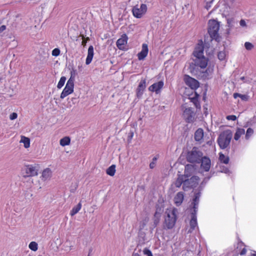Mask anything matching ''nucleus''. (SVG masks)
I'll list each match as a JSON object with an SVG mask.
<instances>
[{"label":"nucleus","mask_w":256,"mask_h":256,"mask_svg":"<svg viewBox=\"0 0 256 256\" xmlns=\"http://www.w3.org/2000/svg\"><path fill=\"white\" fill-rule=\"evenodd\" d=\"M193 54L194 57V61L195 66L200 67L201 69L205 68L208 65V60L204 55V44L202 41L196 45Z\"/></svg>","instance_id":"obj_1"},{"label":"nucleus","mask_w":256,"mask_h":256,"mask_svg":"<svg viewBox=\"0 0 256 256\" xmlns=\"http://www.w3.org/2000/svg\"><path fill=\"white\" fill-rule=\"evenodd\" d=\"M176 208L166 209L164 225L165 228L171 229L174 226L176 220Z\"/></svg>","instance_id":"obj_2"},{"label":"nucleus","mask_w":256,"mask_h":256,"mask_svg":"<svg viewBox=\"0 0 256 256\" xmlns=\"http://www.w3.org/2000/svg\"><path fill=\"white\" fill-rule=\"evenodd\" d=\"M232 136V132L230 130H224L219 135L218 142L220 148L224 149L229 146Z\"/></svg>","instance_id":"obj_3"},{"label":"nucleus","mask_w":256,"mask_h":256,"mask_svg":"<svg viewBox=\"0 0 256 256\" xmlns=\"http://www.w3.org/2000/svg\"><path fill=\"white\" fill-rule=\"evenodd\" d=\"M220 29V24L214 20H210L208 22V32L212 40L216 41L220 40L218 30Z\"/></svg>","instance_id":"obj_4"},{"label":"nucleus","mask_w":256,"mask_h":256,"mask_svg":"<svg viewBox=\"0 0 256 256\" xmlns=\"http://www.w3.org/2000/svg\"><path fill=\"white\" fill-rule=\"evenodd\" d=\"M202 156V153L198 148L194 147L191 151L188 153L186 159L188 162L192 163H199Z\"/></svg>","instance_id":"obj_5"},{"label":"nucleus","mask_w":256,"mask_h":256,"mask_svg":"<svg viewBox=\"0 0 256 256\" xmlns=\"http://www.w3.org/2000/svg\"><path fill=\"white\" fill-rule=\"evenodd\" d=\"M74 77L72 76V74L70 78L68 80L64 89L60 94V98L63 99L74 92Z\"/></svg>","instance_id":"obj_6"},{"label":"nucleus","mask_w":256,"mask_h":256,"mask_svg":"<svg viewBox=\"0 0 256 256\" xmlns=\"http://www.w3.org/2000/svg\"><path fill=\"white\" fill-rule=\"evenodd\" d=\"M146 5L142 4L140 6L138 5L134 6L132 9V12L135 18H140L146 13Z\"/></svg>","instance_id":"obj_7"},{"label":"nucleus","mask_w":256,"mask_h":256,"mask_svg":"<svg viewBox=\"0 0 256 256\" xmlns=\"http://www.w3.org/2000/svg\"><path fill=\"white\" fill-rule=\"evenodd\" d=\"M198 178L196 176H192L190 179L185 178L182 185L183 190H187L189 188L196 186L198 183Z\"/></svg>","instance_id":"obj_8"},{"label":"nucleus","mask_w":256,"mask_h":256,"mask_svg":"<svg viewBox=\"0 0 256 256\" xmlns=\"http://www.w3.org/2000/svg\"><path fill=\"white\" fill-rule=\"evenodd\" d=\"M183 116L187 122H192L195 120V114L191 108H185L183 112Z\"/></svg>","instance_id":"obj_9"},{"label":"nucleus","mask_w":256,"mask_h":256,"mask_svg":"<svg viewBox=\"0 0 256 256\" xmlns=\"http://www.w3.org/2000/svg\"><path fill=\"white\" fill-rule=\"evenodd\" d=\"M198 229L196 212H192L191 220L190 222V228L188 230V233H192L194 231H196Z\"/></svg>","instance_id":"obj_10"},{"label":"nucleus","mask_w":256,"mask_h":256,"mask_svg":"<svg viewBox=\"0 0 256 256\" xmlns=\"http://www.w3.org/2000/svg\"><path fill=\"white\" fill-rule=\"evenodd\" d=\"M184 80L186 84L192 90H196L199 86L198 82L188 75L184 76Z\"/></svg>","instance_id":"obj_11"},{"label":"nucleus","mask_w":256,"mask_h":256,"mask_svg":"<svg viewBox=\"0 0 256 256\" xmlns=\"http://www.w3.org/2000/svg\"><path fill=\"white\" fill-rule=\"evenodd\" d=\"M38 166L30 164L26 166V172L28 176H37L38 174Z\"/></svg>","instance_id":"obj_12"},{"label":"nucleus","mask_w":256,"mask_h":256,"mask_svg":"<svg viewBox=\"0 0 256 256\" xmlns=\"http://www.w3.org/2000/svg\"><path fill=\"white\" fill-rule=\"evenodd\" d=\"M164 86V82L162 80H160L158 82L154 83L148 88V90L152 92H155L156 94L160 92V91Z\"/></svg>","instance_id":"obj_13"},{"label":"nucleus","mask_w":256,"mask_h":256,"mask_svg":"<svg viewBox=\"0 0 256 256\" xmlns=\"http://www.w3.org/2000/svg\"><path fill=\"white\" fill-rule=\"evenodd\" d=\"M128 37L126 34H123L116 42V46L119 50H124L125 46L127 44Z\"/></svg>","instance_id":"obj_14"},{"label":"nucleus","mask_w":256,"mask_h":256,"mask_svg":"<svg viewBox=\"0 0 256 256\" xmlns=\"http://www.w3.org/2000/svg\"><path fill=\"white\" fill-rule=\"evenodd\" d=\"M200 162H202L201 168L206 172H208L210 168L211 162L210 160L207 157H202Z\"/></svg>","instance_id":"obj_15"},{"label":"nucleus","mask_w":256,"mask_h":256,"mask_svg":"<svg viewBox=\"0 0 256 256\" xmlns=\"http://www.w3.org/2000/svg\"><path fill=\"white\" fill-rule=\"evenodd\" d=\"M148 52V44H143L142 45V50L138 54V60H144L147 56Z\"/></svg>","instance_id":"obj_16"},{"label":"nucleus","mask_w":256,"mask_h":256,"mask_svg":"<svg viewBox=\"0 0 256 256\" xmlns=\"http://www.w3.org/2000/svg\"><path fill=\"white\" fill-rule=\"evenodd\" d=\"M146 87V80H142L139 83L136 90V96L138 98H140L143 94V92Z\"/></svg>","instance_id":"obj_17"},{"label":"nucleus","mask_w":256,"mask_h":256,"mask_svg":"<svg viewBox=\"0 0 256 256\" xmlns=\"http://www.w3.org/2000/svg\"><path fill=\"white\" fill-rule=\"evenodd\" d=\"M213 72V66H209L207 68L205 71L202 72L201 76L204 79H209L212 77Z\"/></svg>","instance_id":"obj_18"},{"label":"nucleus","mask_w":256,"mask_h":256,"mask_svg":"<svg viewBox=\"0 0 256 256\" xmlns=\"http://www.w3.org/2000/svg\"><path fill=\"white\" fill-rule=\"evenodd\" d=\"M52 176V172L49 168L44 169L42 174L41 178L43 181L50 180Z\"/></svg>","instance_id":"obj_19"},{"label":"nucleus","mask_w":256,"mask_h":256,"mask_svg":"<svg viewBox=\"0 0 256 256\" xmlns=\"http://www.w3.org/2000/svg\"><path fill=\"white\" fill-rule=\"evenodd\" d=\"M194 172V166L192 164H187L185 166L184 174L183 176H184L185 178L190 177Z\"/></svg>","instance_id":"obj_20"},{"label":"nucleus","mask_w":256,"mask_h":256,"mask_svg":"<svg viewBox=\"0 0 256 256\" xmlns=\"http://www.w3.org/2000/svg\"><path fill=\"white\" fill-rule=\"evenodd\" d=\"M200 198V193L197 192L194 194V198H193L192 204L193 205V208H194V212H196L197 211L198 204L199 202Z\"/></svg>","instance_id":"obj_21"},{"label":"nucleus","mask_w":256,"mask_h":256,"mask_svg":"<svg viewBox=\"0 0 256 256\" xmlns=\"http://www.w3.org/2000/svg\"><path fill=\"white\" fill-rule=\"evenodd\" d=\"M94 56V48L90 46L88 48V56L86 60V64H89L92 61Z\"/></svg>","instance_id":"obj_22"},{"label":"nucleus","mask_w":256,"mask_h":256,"mask_svg":"<svg viewBox=\"0 0 256 256\" xmlns=\"http://www.w3.org/2000/svg\"><path fill=\"white\" fill-rule=\"evenodd\" d=\"M184 198V194L182 192H178L174 198L175 204L177 206H180L183 202Z\"/></svg>","instance_id":"obj_23"},{"label":"nucleus","mask_w":256,"mask_h":256,"mask_svg":"<svg viewBox=\"0 0 256 256\" xmlns=\"http://www.w3.org/2000/svg\"><path fill=\"white\" fill-rule=\"evenodd\" d=\"M204 138V130L202 128H198L194 134V139L196 141L200 142Z\"/></svg>","instance_id":"obj_24"},{"label":"nucleus","mask_w":256,"mask_h":256,"mask_svg":"<svg viewBox=\"0 0 256 256\" xmlns=\"http://www.w3.org/2000/svg\"><path fill=\"white\" fill-rule=\"evenodd\" d=\"M245 134V130L244 128H238L234 136V139L238 140L240 136Z\"/></svg>","instance_id":"obj_25"},{"label":"nucleus","mask_w":256,"mask_h":256,"mask_svg":"<svg viewBox=\"0 0 256 256\" xmlns=\"http://www.w3.org/2000/svg\"><path fill=\"white\" fill-rule=\"evenodd\" d=\"M70 142V138L69 136H64L60 140V144L62 146H68Z\"/></svg>","instance_id":"obj_26"},{"label":"nucleus","mask_w":256,"mask_h":256,"mask_svg":"<svg viewBox=\"0 0 256 256\" xmlns=\"http://www.w3.org/2000/svg\"><path fill=\"white\" fill-rule=\"evenodd\" d=\"M184 176H183L182 175L178 176L174 184L176 186L179 188L182 184L184 185Z\"/></svg>","instance_id":"obj_27"},{"label":"nucleus","mask_w":256,"mask_h":256,"mask_svg":"<svg viewBox=\"0 0 256 256\" xmlns=\"http://www.w3.org/2000/svg\"><path fill=\"white\" fill-rule=\"evenodd\" d=\"M82 208V204L81 202H79L78 205L74 207L70 212V214L71 216H74L76 214H77Z\"/></svg>","instance_id":"obj_28"},{"label":"nucleus","mask_w":256,"mask_h":256,"mask_svg":"<svg viewBox=\"0 0 256 256\" xmlns=\"http://www.w3.org/2000/svg\"><path fill=\"white\" fill-rule=\"evenodd\" d=\"M233 96L234 98H240L243 101H248L249 99V96L248 94H242L238 93H234Z\"/></svg>","instance_id":"obj_29"},{"label":"nucleus","mask_w":256,"mask_h":256,"mask_svg":"<svg viewBox=\"0 0 256 256\" xmlns=\"http://www.w3.org/2000/svg\"><path fill=\"white\" fill-rule=\"evenodd\" d=\"M20 142H22L24 144V147L25 148H28L30 146V140L28 138H26L24 136H22L21 138V140L20 141Z\"/></svg>","instance_id":"obj_30"},{"label":"nucleus","mask_w":256,"mask_h":256,"mask_svg":"<svg viewBox=\"0 0 256 256\" xmlns=\"http://www.w3.org/2000/svg\"><path fill=\"white\" fill-rule=\"evenodd\" d=\"M116 172V166L113 164L106 170V174L110 176H114Z\"/></svg>","instance_id":"obj_31"},{"label":"nucleus","mask_w":256,"mask_h":256,"mask_svg":"<svg viewBox=\"0 0 256 256\" xmlns=\"http://www.w3.org/2000/svg\"><path fill=\"white\" fill-rule=\"evenodd\" d=\"M219 160L220 161V162L225 164H228L229 162L228 157L225 156L224 154H222L221 152L220 153Z\"/></svg>","instance_id":"obj_32"},{"label":"nucleus","mask_w":256,"mask_h":256,"mask_svg":"<svg viewBox=\"0 0 256 256\" xmlns=\"http://www.w3.org/2000/svg\"><path fill=\"white\" fill-rule=\"evenodd\" d=\"M234 18H228L227 19V24L229 30L232 28L234 26Z\"/></svg>","instance_id":"obj_33"},{"label":"nucleus","mask_w":256,"mask_h":256,"mask_svg":"<svg viewBox=\"0 0 256 256\" xmlns=\"http://www.w3.org/2000/svg\"><path fill=\"white\" fill-rule=\"evenodd\" d=\"M66 80V78L64 76H62L59 80L57 88L59 89L61 88L64 85Z\"/></svg>","instance_id":"obj_34"},{"label":"nucleus","mask_w":256,"mask_h":256,"mask_svg":"<svg viewBox=\"0 0 256 256\" xmlns=\"http://www.w3.org/2000/svg\"><path fill=\"white\" fill-rule=\"evenodd\" d=\"M253 134L254 130L252 128H248L245 135L246 140H248L250 138V137Z\"/></svg>","instance_id":"obj_35"},{"label":"nucleus","mask_w":256,"mask_h":256,"mask_svg":"<svg viewBox=\"0 0 256 256\" xmlns=\"http://www.w3.org/2000/svg\"><path fill=\"white\" fill-rule=\"evenodd\" d=\"M28 247L31 250L35 252L38 250V244L35 242H32L29 244Z\"/></svg>","instance_id":"obj_36"},{"label":"nucleus","mask_w":256,"mask_h":256,"mask_svg":"<svg viewBox=\"0 0 256 256\" xmlns=\"http://www.w3.org/2000/svg\"><path fill=\"white\" fill-rule=\"evenodd\" d=\"M244 47L247 50H250L254 48V45L250 42H246Z\"/></svg>","instance_id":"obj_37"},{"label":"nucleus","mask_w":256,"mask_h":256,"mask_svg":"<svg viewBox=\"0 0 256 256\" xmlns=\"http://www.w3.org/2000/svg\"><path fill=\"white\" fill-rule=\"evenodd\" d=\"M218 56L220 60H223L226 57V54L224 52H220L218 53Z\"/></svg>","instance_id":"obj_38"},{"label":"nucleus","mask_w":256,"mask_h":256,"mask_svg":"<svg viewBox=\"0 0 256 256\" xmlns=\"http://www.w3.org/2000/svg\"><path fill=\"white\" fill-rule=\"evenodd\" d=\"M143 253L146 256H153L152 252L148 248H145L143 250Z\"/></svg>","instance_id":"obj_39"},{"label":"nucleus","mask_w":256,"mask_h":256,"mask_svg":"<svg viewBox=\"0 0 256 256\" xmlns=\"http://www.w3.org/2000/svg\"><path fill=\"white\" fill-rule=\"evenodd\" d=\"M52 54L53 56H57L60 54V50L58 48H56L52 50Z\"/></svg>","instance_id":"obj_40"},{"label":"nucleus","mask_w":256,"mask_h":256,"mask_svg":"<svg viewBox=\"0 0 256 256\" xmlns=\"http://www.w3.org/2000/svg\"><path fill=\"white\" fill-rule=\"evenodd\" d=\"M240 25L241 27L246 28L248 25L246 21L244 20H241L240 22Z\"/></svg>","instance_id":"obj_41"},{"label":"nucleus","mask_w":256,"mask_h":256,"mask_svg":"<svg viewBox=\"0 0 256 256\" xmlns=\"http://www.w3.org/2000/svg\"><path fill=\"white\" fill-rule=\"evenodd\" d=\"M226 118L228 120L234 121L236 119V116L234 115H230L228 116Z\"/></svg>","instance_id":"obj_42"},{"label":"nucleus","mask_w":256,"mask_h":256,"mask_svg":"<svg viewBox=\"0 0 256 256\" xmlns=\"http://www.w3.org/2000/svg\"><path fill=\"white\" fill-rule=\"evenodd\" d=\"M18 117V114L16 112H13L10 116V118L11 120H14L16 119Z\"/></svg>","instance_id":"obj_43"},{"label":"nucleus","mask_w":256,"mask_h":256,"mask_svg":"<svg viewBox=\"0 0 256 256\" xmlns=\"http://www.w3.org/2000/svg\"><path fill=\"white\" fill-rule=\"evenodd\" d=\"M156 165V162H152L150 164V168L152 169L154 168Z\"/></svg>","instance_id":"obj_44"},{"label":"nucleus","mask_w":256,"mask_h":256,"mask_svg":"<svg viewBox=\"0 0 256 256\" xmlns=\"http://www.w3.org/2000/svg\"><path fill=\"white\" fill-rule=\"evenodd\" d=\"M146 222H147L146 220H145L144 222H142L141 223V224L140 225V228L141 230L143 229L144 228V227L146 225Z\"/></svg>","instance_id":"obj_45"},{"label":"nucleus","mask_w":256,"mask_h":256,"mask_svg":"<svg viewBox=\"0 0 256 256\" xmlns=\"http://www.w3.org/2000/svg\"><path fill=\"white\" fill-rule=\"evenodd\" d=\"M6 29V26L4 25H2L0 27V33L2 32Z\"/></svg>","instance_id":"obj_46"},{"label":"nucleus","mask_w":256,"mask_h":256,"mask_svg":"<svg viewBox=\"0 0 256 256\" xmlns=\"http://www.w3.org/2000/svg\"><path fill=\"white\" fill-rule=\"evenodd\" d=\"M246 248H243L242 250L241 251V252H240V255H244L246 254Z\"/></svg>","instance_id":"obj_47"},{"label":"nucleus","mask_w":256,"mask_h":256,"mask_svg":"<svg viewBox=\"0 0 256 256\" xmlns=\"http://www.w3.org/2000/svg\"><path fill=\"white\" fill-rule=\"evenodd\" d=\"M89 40V38H86V40H82V45H84V46L86 45V42H87V40Z\"/></svg>","instance_id":"obj_48"},{"label":"nucleus","mask_w":256,"mask_h":256,"mask_svg":"<svg viewBox=\"0 0 256 256\" xmlns=\"http://www.w3.org/2000/svg\"><path fill=\"white\" fill-rule=\"evenodd\" d=\"M222 172H224V173L226 174V173H228L229 172V170L227 168H226L223 170H222Z\"/></svg>","instance_id":"obj_49"},{"label":"nucleus","mask_w":256,"mask_h":256,"mask_svg":"<svg viewBox=\"0 0 256 256\" xmlns=\"http://www.w3.org/2000/svg\"><path fill=\"white\" fill-rule=\"evenodd\" d=\"M158 160V158L156 156H155L153 158H152V162H156V160Z\"/></svg>","instance_id":"obj_50"},{"label":"nucleus","mask_w":256,"mask_h":256,"mask_svg":"<svg viewBox=\"0 0 256 256\" xmlns=\"http://www.w3.org/2000/svg\"><path fill=\"white\" fill-rule=\"evenodd\" d=\"M132 256H140L138 253H134Z\"/></svg>","instance_id":"obj_51"},{"label":"nucleus","mask_w":256,"mask_h":256,"mask_svg":"<svg viewBox=\"0 0 256 256\" xmlns=\"http://www.w3.org/2000/svg\"><path fill=\"white\" fill-rule=\"evenodd\" d=\"M250 256H256V252H254V253L252 254Z\"/></svg>","instance_id":"obj_52"},{"label":"nucleus","mask_w":256,"mask_h":256,"mask_svg":"<svg viewBox=\"0 0 256 256\" xmlns=\"http://www.w3.org/2000/svg\"><path fill=\"white\" fill-rule=\"evenodd\" d=\"M244 77L242 76V77H241L240 78V80H244Z\"/></svg>","instance_id":"obj_53"},{"label":"nucleus","mask_w":256,"mask_h":256,"mask_svg":"<svg viewBox=\"0 0 256 256\" xmlns=\"http://www.w3.org/2000/svg\"><path fill=\"white\" fill-rule=\"evenodd\" d=\"M245 82H250V80H246V81H245Z\"/></svg>","instance_id":"obj_54"},{"label":"nucleus","mask_w":256,"mask_h":256,"mask_svg":"<svg viewBox=\"0 0 256 256\" xmlns=\"http://www.w3.org/2000/svg\"><path fill=\"white\" fill-rule=\"evenodd\" d=\"M72 75H74V74H72Z\"/></svg>","instance_id":"obj_55"},{"label":"nucleus","mask_w":256,"mask_h":256,"mask_svg":"<svg viewBox=\"0 0 256 256\" xmlns=\"http://www.w3.org/2000/svg\"><path fill=\"white\" fill-rule=\"evenodd\" d=\"M156 214H157V212H156L155 213V216H156Z\"/></svg>","instance_id":"obj_56"}]
</instances>
